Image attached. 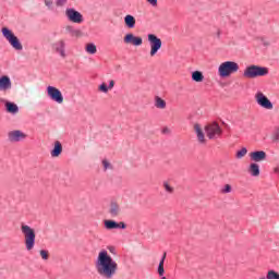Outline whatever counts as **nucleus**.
<instances>
[{"instance_id": "f257e3e1", "label": "nucleus", "mask_w": 279, "mask_h": 279, "mask_svg": "<svg viewBox=\"0 0 279 279\" xmlns=\"http://www.w3.org/2000/svg\"><path fill=\"white\" fill-rule=\"evenodd\" d=\"M118 267L117 262L112 259V257L108 254V251L104 250L98 254L96 269L99 276L110 279L114 274H117Z\"/></svg>"}, {"instance_id": "f03ea898", "label": "nucleus", "mask_w": 279, "mask_h": 279, "mask_svg": "<svg viewBox=\"0 0 279 279\" xmlns=\"http://www.w3.org/2000/svg\"><path fill=\"white\" fill-rule=\"evenodd\" d=\"M244 77L247 80H254L256 77H265V75H269V69L260 65H248L244 70Z\"/></svg>"}, {"instance_id": "7ed1b4c3", "label": "nucleus", "mask_w": 279, "mask_h": 279, "mask_svg": "<svg viewBox=\"0 0 279 279\" xmlns=\"http://www.w3.org/2000/svg\"><path fill=\"white\" fill-rule=\"evenodd\" d=\"M239 71V63L234 61L222 62L218 68V73L220 77H230L232 73Z\"/></svg>"}, {"instance_id": "20e7f679", "label": "nucleus", "mask_w": 279, "mask_h": 279, "mask_svg": "<svg viewBox=\"0 0 279 279\" xmlns=\"http://www.w3.org/2000/svg\"><path fill=\"white\" fill-rule=\"evenodd\" d=\"M22 232L24 234L26 250H34V245L36 244V231L27 225H22Z\"/></svg>"}, {"instance_id": "39448f33", "label": "nucleus", "mask_w": 279, "mask_h": 279, "mask_svg": "<svg viewBox=\"0 0 279 279\" xmlns=\"http://www.w3.org/2000/svg\"><path fill=\"white\" fill-rule=\"evenodd\" d=\"M1 32L8 43L11 45V47H13V49H15L16 51H23V45L21 44V40L19 39V37H16V35H14V33L10 28L2 27Z\"/></svg>"}, {"instance_id": "423d86ee", "label": "nucleus", "mask_w": 279, "mask_h": 279, "mask_svg": "<svg viewBox=\"0 0 279 279\" xmlns=\"http://www.w3.org/2000/svg\"><path fill=\"white\" fill-rule=\"evenodd\" d=\"M205 132L207 137L213 141V138H217V136H221L223 134V130L219 125L218 122H213L205 126Z\"/></svg>"}, {"instance_id": "0eeeda50", "label": "nucleus", "mask_w": 279, "mask_h": 279, "mask_svg": "<svg viewBox=\"0 0 279 279\" xmlns=\"http://www.w3.org/2000/svg\"><path fill=\"white\" fill-rule=\"evenodd\" d=\"M148 41L150 44V56L154 57L162 47V39L154 34H148Z\"/></svg>"}, {"instance_id": "6e6552de", "label": "nucleus", "mask_w": 279, "mask_h": 279, "mask_svg": "<svg viewBox=\"0 0 279 279\" xmlns=\"http://www.w3.org/2000/svg\"><path fill=\"white\" fill-rule=\"evenodd\" d=\"M255 99H256L258 106H260L262 108H265L266 110L274 109V104H271V100H269V98H267V96H265V94H263V92H258L255 95Z\"/></svg>"}, {"instance_id": "1a4fd4ad", "label": "nucleus", "mask_w": 279, "mask_h": 279, "mask_svg": "<svg viewBox=\"0 0 279 279\" xmlns=\"http://www.w3.org/2000/svg\"><path fill=\"white\" fill-rule=\"evenodd\" d=\"M48 97L56 101L57 104H62L64 101V96H62V92L54 86L47 87Z\"/></svg>"}, {"instance_id": "9d476101", "label": "nucleus", "mask_w": 279, "mask_h": 279, "mask_svg": "<svg viewBox=\"0 0 279 279\" xmlns=\"http://www.w3.org/2000/svg\"><path fill=\"white\" fill-rule=\"evenodd\" d=\"M65 15L71 23H84V16L75 9H66Z\"/></svg>"}, {"instance_id": "9b49d317", "label": "nucleus", "mask_w": 279, "mask_h": 279, "mask_svg": "<svg viewBox=\"0 0 279 279\" xmlns=\"http://www.w3.org/2000/svg\"><path fill=\"white\" fill-rule=\"evenodd\" d=\"M123 40L126 45H134V47H141L143 45V38L134 36L132 33L126 34Z\"/></svg>"}, {"instance_id": "f8f14e48", "label": "nucleus", "mask_w": 279, "mask_h": 279, "mask_svg": "<svg viewBox=\"0 0 279 279\" xmlns=\"http://www.w3.org/2000/svg\"><path fill=\"white\" fill-rule=\"evenodd\" d=\"M251 160L254 162H260L267 158L265 150H255L250 154Z\"/></svg>"}, {"instance_id": "ddd939ff", "label": "nucleus", "mask_w": 279, "mask_h": 279, "mask_svg": "<svg viewBox=\"0 0 279 279\" xmlns=\"http://www.w3.org/2000/svg\"><path fill=\"white\" fill-rule=\"evenodd\" d=\"M9 138L14 143H19V141H23V138H27V135L21 131H11L9 133Z\"/></svg>"}, {"instance_id": "4468645a", "label": "nucleus", "mask_w": 279, "mask_h": 279, "mask_svg": "<svg viewBox=\"0 0 279 279\" xmlns=\"http://www.w3.org/2000/svg\"><path fill=\"white\" fill-rule=\"evenodd\" d=\"M12 88V81H10V76L3 75L0 77V90H8Z\"/></svg>"}, {"instance_id": "2eb2a0df", "label": "nucleus", "mask_w": 279, "mask_h": 279, "mask_svg": "<svg viewBox=\"0 0 279 279\" xmlns=\"http://www.w3.org/2000/svg\"><path fill=\"white\" fill-rule=\"evenodd\" d=\"M248 173L253 175V178H258L260 175V167L258 163L252 162L248 167Z\"/></svg>"}, {"instance_id": "dca6fc26", "label": "nucleus", "mask_w": 279, "mask_h": 279, "mask_svg": "<svg viewBox=\"0 0 279 279\" xmlns=\"http://www.w3.org/2000/svg\"><path fill=\"white\" fill-rule=\"evenodd\" d=\"M62 154V143L60 141L54 142L53 149L51 150L52 158H58Z\"/></svg>"}, {"instance_id": "f3484780", "label": "nucleus", "mask_w": 279, "mask_h": 279, "mask_svg": "<svg viewBox=\"0 0 279 279\" xmlns=\"http://www.w3.org/2000/svg\"><path fill=\"white\" fill-rule=\"evenodd\" d=\"M109 213L111 217H119V213H121V207L117 202H111Z\"/></svg>"}, {"instance_id": "a211bd4d", "label": "nucleus", "mask_w": 279, "mask_h": 279, "mask_svg": "<svg viewBox=\"0 0 279 279\" xmlns=\"http://www.w3.org/2000/svg\"><path fill=\"white\" fill-rule=\"evenodd\" d=\"M54 47H56L54 49L57 53H60L62 58H66V53L64 52V47H65L64 40H60L59 43L54 44Z\"/></svg>"}, {"instance_id": "6ab92c4d", "label": "nucleus", "mask_w": 279, "mask_h": 279, "mask_svg": "<svg viewBox=\"0 0 279 279\" xmlns=\"http://www.w3.org/2000/svg\"><path fill=\"white\" fill-rule=\"evenodd\" d=\"M4 106L7 112H10L11 114H16V112H19V106L14 102L7 101Z\"/></svg>"}, {"instance_id": "aec40b11", "label": "nucleus", "mask_w": 279, "mask_h": 279, "mask_svg": "<svg viewBox=\"0 0 279 279\" xmlns=\"http://www.w3.org/2000/svg\"><path fill=\"white\" fill-rule=\"evenodd\" d=\"M124 23L129 27V29H134L136 26V19L133 15H126L124 17Z\"/></svg>"}, {"instance_id": "412c9836", "label": "nucleus", "mask_w": 279, "mask_h": 279, "mask_svg": "<svg viewBox=\"0 0 279 279\" xmlns=\"http://www.w3.org/2000/svg\"><path fill=\"white\" fill-rule=\"evenodd\" d=\"M194 130L197 134V138H198L199 143H206V138L204 135V131H202V126L199 124H195Z\"/></svg>"}, {"instance_id": "4be33fe9", "label": "nucleus", "mask_w": 279, "mask_h": 279, "mask_svg": "<svg viewBox=\"0 0 279 279\" xmlns=\"http://www.w3.org/2000/svg\"><path fill=\"white\" fill-rule=\"evenodd\" d=\"M167 258V253H163L160 262H159V265H158V274L159 276H165V260Z\"/></svg>"}, {"instance_id": "5701e85b", "label": "nucleus", "mask_w": 279, "mask_h": 279, "mask_svg": "<svg viewBox=\"0 0 279 279\" xmlns=\"http://www.w3.org/2000/svg\"><path fill=\"white\" fill-rule=\"evenodd\" d=\"M155 106L156 108L165 109L167 108V101H165V99L160 98L159 96H156Z\"/></svg>"}, {"instance_id": "b1692460", "label": "nucleus", "mask_w": 279, "mask_h": 279, "mask_svg": "<svg viewBox=\"0 0 279 279\" xmlns=\"http://www.w3.org/2000/svg\"><path fill=\"white\" fill-rule=\"evenodd\" d=\"M192 80L194 82H204V74L199 71H194L192 73Z\"/></svg>"}, {"instance_id": "393cba45", "label": "nucleus", "mask_w": 279, "mask_h": 279, "mask_svg": "<svg viewBox=\"0 0 279 279\" xmlns=\"http://www.w3.org/2000/svg\"><path fill=\"white\" fill-rule=\"evenodd\" d=\"M118 222L114 220H105V228L107 230H117Z\"/></svg>"}, {"instance_id": "a878e982", "label": "nucleus", "mask_w": 279, "mask_h": 279, "mask_svg": "<svg viewBox=\"0 0 279 279\" xmlns=\"http://www.w3.org/2000/svg\"><path fill=\"white\" fill-rule=\"evenodd\" d=\"M66 29L70 32L71 36H74L75 38H80V36H82V31L74 29L73 26H68Z\"/></svg>"}, {"instance_id": "bb28decb", "label": "nucleus", "mask_w": 279, "mask_h": 279, "mask_svg": "<svg viewBox=\"0 0 279 279\" xmlns=\"http://www.w3.org/2000/svg\"><path fill=\"white\" fill-rule=\"evenodd\" d=\"M85 51H87V53L95 54L97 53V46H95V44H87Z\"/></svg>"}, {"instance_id": "cd10ccee", "label": "nucleus", "mask_w": 279, "mask_h": 279, "mask_svg": "<svg viewBox=\"0 0 279 279\" xmlns=\"http://www.w3.org/2000/svg\"><path fill=\"white\" fill-rule=\"evenodd\" d=\"M266 278L267 279H279V274L276 272V270H268Z\"/></svg>"}, {"instance_id": "c85d7f7f", "label": "nucleus", "mask_w": 279, "mask_h": 279, "mask_svg": "<svg viewBox=\"0 0 279 279\" xmlns=\"http://www.w3.org/2000/svg\"><path fill=\"white\" fill-rule=\"evenodd\" d=\"M278 141H279V126H276L272 133V142L278 143Z\"/></svg>"}, {"instance_id": "c756f323", "label": "nucleus", "mask_w": 279, "mask_h": 279, "mask_svg": "<svg viewBox=\"0 0 279 279\" xmlns=\"http://www.w3.org/2000/svg\"><path fill=\"white\" fill-rule=\"evenodd\" d=\"M247 154V148L243 147L242 149L236 151V158H243Z\"/></svg>"}, {"instance_id": "7c9ffc66", "label": "nucleus", "mask_w": 279, "mask_h": 279, "mask_svg": "<svg viewBox=\"0 0 279 279\" xmlns=\"http://www.w3.org/2000/svg\"><path fill=\"white\" fill-rule=\"evenodd\" d=\"M40 256L44 260H49V251L47 250H41L40 251Z\"/></svg>"}, {"instance_id": "2f4dec72", "label": "nucleus", "mask_w": 279, "mask_h": 279, "mask_svg": "<svg viewBox=\"0 0 279 279\" xmlns=\"http://www.w3.org/2000/svg\"><path fill=\"white\" fill-rule=\"evenodd\" d=\"M98 90H100V93H108L109 88H108V84L102 83L99 85Z\"/></svg>"}, {"instance_id": "473e14b6", "label": "nucleus", "mask_w": 279, "mask_h": 279, "mask_svg": "<svg viewBox=\"0 0 279 279\" xmlns=\"http://www.w3.org/2000/svg\"><path fill=\"white\" fill-rule=\"evenodd\" d=\"M232 192V185L226 184L225 187L221 190V193H231Z\"/></svg>"}, {"instance_id": "72a5a7b5", "label": "nucleus", "mask_w": 279, "mask_h": 279, "mask_svg": "<svg viewBox=\"0 0 279 279\" xmlns=\"http://www.w3.org/2000/svg\"><path fill=\"white\" fill-rule=\"evenodd\" d=\"M102 167H104L105 171L108 169H112V166L106 159L102 160Z\"/></svg>"}, {"instance_id": "f704fd0d", "label": "nucleus", "mask_w": 279, "mask_h": 279, "mask_svg": "<svg viewBox=\"0 0 279 279\" xmlns=\"http://www.w3.org/2000/svg\"><path fill=\"white\" fill-rule=\"evenodd\" d=\"M125 228H128V225H125V222H123V221L118 222L117 229L125 230Z\"/></svg>"}, {"instance_id": "c9c22d12", "label": "nucleus", "mask_w": 279, "mask_h": 279, "mask_svg": "<svg viewBox=\"0 0 279 279\" xmlns=\"http://www.w3.org/2000/svg\"><path fill=\"white\" fill-rule=\"evenodd\" d=\"M163 186L168 193H173V187H171V185H169V183L165 182Z\"/></svg>"}, {"instance_id": "e433bc0d", "label": "nucleus", "mask_w": 279, "mask_h": 279, "mask_svg": "<svg viewBox=\"0 0 279 279\" xmlns=\"http://www.w3.org/2000/svg\"><path fill=\"white\" fill-rule=\"evenodd\" d=\"M65 3H66V0H57L56 5L58 8H62V5H64Z\"/></svg>"}, {"instance_id": "4c0bfd02", "label": "nucleus", "mask_w": 279, "mask_h": 279, "mask_svg": "<svg viewBox=\"0 0 279 279\" xmlns=\"http://www.w3.org/2000/svg\"><path fill=\"white\" fill-rule=\"evenodd\" d=\"M45 4H46L48 8H51V5H53V1H51V0H45Z\"/></svg>"}, {"instance_id": "58836bf2", "label": "nucleus", "mask_w": 279, "mask_h": 279, "mask_svg": "<svg viewBox=\"0 0 279 279\" xmlns=\"http://www.w3.org/2000/svg\"><path fill=\"white\" fill-rule=\"evenodd\" d=\"M107 88H109V90H111V88H114V81L111 80Z\"/></svg>"}, {"instance_id": "ea45409f", "label": "nucleus", "mask_w": 279, "mask_h": 279, "mask_svg": "<svg viewBox=\"0 0 279 279\" xmlns=\"http://www.w3.org/2000/svg\"><path fill=\"white\" fill-rule=\"evenodd\" d=\"M150 5H158V0H147Z\"/></svg>"}, {"instance_id": "a19ab883", "label": "nucleus", "mask_w": 279, "mask_h": 279, "mask_svg": "<svg viewBox=\"0 0 279 279\" xmlns=\"http://www.w3.org/2000/svg\"><path fill=\"white\" fill-rule=\"evenodd\" d=\"M108 250H109V252H111V254H114V252H116L114 246H109Z\"/></svg>"}, {"instance_id": "79ce46f5", "label": "nucleus", "mask_w": 279, "mask_h": 279, "mask_svg": "<svg viewBox=\"0 0 279 279\" xmlns=\"http://www.w3.org/2000/svg\"><path fill=\"white\" fill-rule=\"evenodd\" d=\"M162 134H169V128H163L162 129Z\"/></svg>"}, {"instance_id": "37998d69", "label": "nucleus", "mask_w": 279, "mask_h": 279, "mask_svg": "<svg viewBox=\"0 0 279 279\" xmlns=\"http://www.w3.org/2000/svg\"><path fill=\"white\" fill-rule=\"evenodd\" d=\"M217 36H218V38H219V36H221V31H218Z\"/></svg>"}, {"instance_id": "c03bdc74", "label": "nucleus", "mask_w": 279, "mask_h": 279, "mask_svg": "<svg viewBox=\"0 0 279 279\" xmlns=\"http://www.w3.org/2000/svg\"><path fill=\"white\" fill-rule=\"evenodd\" d=\"M161 279H167V277H161Z\"/></svg>"}]
</instances>
